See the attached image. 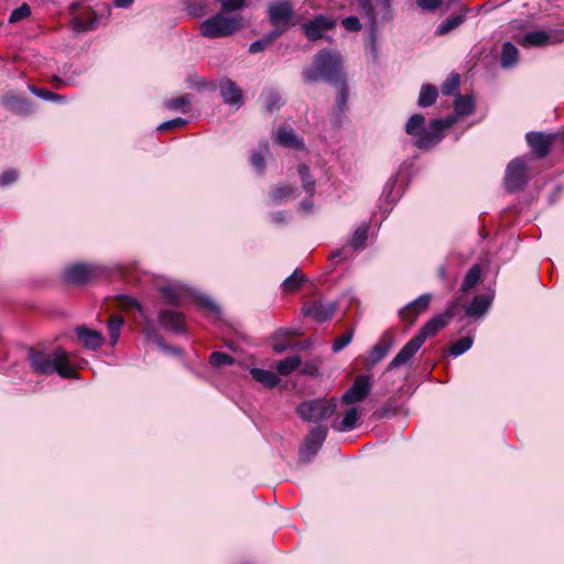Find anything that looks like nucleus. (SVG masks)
Masks as SVG:
<instances>
[{"label": "nucleus", "mask_w": 564, "mask_h": 564, "mask_svg": "<svg viewBox=\"0 0 564 564\" xmlns=\"http://www.w3.org/2000/svg\"><path fill=\"white\" fill-rule=\"evenodd\" d=\"M199 305L206 310H209L216 314L220 313L218 305L209 297L203 296L198 301Z\"/></svg>", "instance_id": "obj_55"}, {"label": "nucleus", "mask_w": 564, "mask_h": 564, "mask_svg": "<svg viewBox=\"0 0 564 564\" xmlns=\"http://www.w3.org/2000/svg\"><path fill=\"white\" fill-rule=\"evenodd\" d=\"M267 12L269 22L274 26L272 31H279V36L289 29L295 15L293 3L290 0L270 1Z\"/></svg>", "instance_id": "obj_7"}, {"label": "nucleus", "mask_w": 564, "mask_h": 564, "mask_svg": "<svg viewBox=\"0 0 564 564\" xmlns=\"http://www.w3.org/2000/svg\"><path fill=\"white\" fill-rule=\"evenodd\" d=\"M437 275L441 280H446V268L445 265H440L437 269Z\"/></svg>", "instance_id": "obj_63"}, {"label": "nucleus", "mask_w": 564, "mask_h": 564, "mask_svg": "<svg viewBox=\"0 0 564 564\" xmlns=\"http://www.w3.org/2000/svg\"><path fill=\"white\" fill-rule=\"evenodd\" d=\"M129 304L133 307H137L139 311L141 310L139 303L133 299L129 300Z\"/></svg>", "instance_id": "obj_64"}, {"label": "nucleus", "mask_w": 564, "mask_h": 564, "mask_svg": "<svg viewBox=\"0 0 564 564\" xmlns=\"http://www.w3.org/2000/svg\"><path fill=\"white\" fill-rule=\"evenodd\" d=\"M6 105L14 112L29 113L32 111V102L26 98L9 96L6 98Z\"/></svg>", "instance_id": "obj_31"}, {"label": "nucleus", "mask_w": 564, "mask_h": 564, "mask_svg": "<svg viewBox=\"0 0 564 564\" xmlns=\"http://www.w3.org/2000/svg\"><path fill=\"white\" fill-rule=\"evenodd\" d=\"M96 24H97V20L96 19H91L89 21H86V20H83L80 18H75L72 21L73 30L75 32H77V33H83V32H87V31L94 30L96 28Z\"/></svg>", "instance_id": "obj_46"}, {"label": "nucleus", "mask_w": 564, "mask_h": 564, "mask_svg": "<svg viewBox=\"0 0 564 564\" xmlns=\"http://www.w3.org/2000/svg\"><path fill=\"white\" fill-rule=\"evenodd\" d=\"M492 300H494V294H491V293H484L481 295L475 296L471 300V302L466 306V310H465L466 316L473 317V318H478V317L484 316L488 312V310L492 303Z\"/></svg>", "instance_id": "obj_19"}, {"label": "nucleus", "mask_w": 564, "mask_h": 564, "mask_svg": "<svg viewBox=\"0 0 564 564\" xmlns=\"http://www.w3.org/2000/svg\"><path fill=\"white\" fill-rule=\"evenodd\" d=\"M250 375L253 380L269 389L276 387L280 382L279 377L270 370L252 368Z\"/></svg>", "instance_id": "obj_26"}, {"label": "nucleus", "mask_w": 564, "mask_h": 564, "mask_svg": "<svg viewBox=\"0 0 564 564\" xmlns=\"http://www.w3.org/2000/svg\"><path fill=\"white\" fill-rule=\"evenodd\" d=\"M367 238H368V226L362 225L355 230V232L350 239V245L355 249L362 248Z\"/></svg>", "instance_id": "obj_44"}, {"label": "nucleus", "mask_w": 564, "mask_h": 564, "mask_svg": "<svg viewBox=\"0 0 564 564\" xmlns=\"http://www.w3.org/2000/svg\"><path fill=\"white\" fill-rule=\"evenodd\" d=\"M102 272V268L93 263H76L64 271V279L73 284H87Z\"/></svg>", "instance_id": "obj_9"}, {"label": "nucleus", "mask_w": 564, "mask_h": 564, "mask_svg": "<svg viewBox=\"0 0 564 564\" xmlns=\"http://www.w3.org/2000/svg\"><path fill=\"white\" fill-rule=\"evenodd\" d=\"M528 144L534 150L538 158H544L549 154L554 138L541 132H529L525 135Z\"/></svg>", "instance_id": "obj_18"}, {"label": "nucleus", "mask_w": 564, "mask_h": 564, "mask_svg": "<svg viewBox=\"0 0 564 564\" xmlns=\"http://www.w3.org/2000/svg\"><path fill=\"white\" fill-rule=\"evenodd\" d=\"M52 82L54 83L56 88H61L62 86L73 85L74 84V79L72 77L62 78V77L56 76V75L52 77Z\"/></svg>", "instance_id": "obj_58"}, {"label": "nucleus", "mask_w": 564, "mask_h": 564, "mask_svg": "<svg viewBox=\"0 0 564 564\" xmlns=\"http://www.w3.org/2000/svg\"><path fill=\"white\" fill-rule=\"evenodd\" d=\"M455 115L444 119H435L425 124L423 115H412L405 123V132L415 138L414 144L421 150L435 147L443 138V132L452 127L458 117L469 116L475 110V104L470 96H457L454 102Z\"/></svg>", "instance_id": "obj_1"}, {"label": "nucleus", "mask_w": 564, "mask_h": 564, "mask_svg": "<svg viewBox=\"0 0 564 564\" xmlns=\"http://www.w3.org/2000/svg\"><path fill=\"white\" fill-rule=\"evenodd\" d=\"M302 364V359L299 356H291L280 360L276 365V371L281 376H288L296 370Z\"/></svg>", "instance_id": "obj_32"}, {"label": "nucleus", "mask_w": 564, "mask_h": 564, "mask_svg": "<svg viewBox=\"0 0 564 564\" xmlns=\"http://www.w3.org/2000/svg\"><path fill=\"white\" fill-rule=\"evenodd\" d=\"M481 270L478 264L473 265L466 273L460 290L467 292L474 288L480 280Z\"/></svg>", "instance_id": "obj_36"}, {"label": "nucleus", "mask_w": 564, "mask_h": 564, "mask_svg": "<svg viewBox=\"0 0 564 564\" xmlns=\"http://www.w3.org/2000/svg\"><path fill=\"white\" fill-rule=\"evenodd\" d=\"M186 123H187V120H185L183 118H175V119L167 120V121H164L161 124H159L158 130L159 131L172 130V129L181 128V127L185 126Z\"/></svg>", "instance_id": "obj_50"}, {"label": "nucleus", "mask_w": 564, "mask_h": 564, "mask_svg": "<svg viewBox=\"0 0 564 564\" xmlns=\"http://www.w3.org/2000/svg\"><path fill=\"white\" fill-rule=\"evenodd\" d=\"M134 0H113V4L117 8H128L133 3Z\"/></svg>", "instance_id": "obj_60"}, {"label": "nucleus", "mask_w": 564, "mask_h": 564, "mask_svg": "<svg viewBox=\"0 0 564 564\" xmlns=\"http://www.w3.org/2000/svg\"><path fill=\"white\" fill-rule=\"evenodd\" d=\"M460 77L458 74H452L442 85L441 93L444 96H451L458 90Z\"/></svg>", "instance_id": "obj_43"}, {"label": "nucleus", "mask_w": 564, "mask_h": 564, "mask_svg": "<svg viewBox=\"0 0 564 564\" xmlns=\"http://www.w3.org/2000/svg\"><path fill=\"white\" fill-rule=\"evenodd\" d=\"M457 305L458 304L456 301H452L451 303H448L446 310L442 314L436 315L432 317L430 321H427L422 326L420 332L413 338H411L395 355V357L390 361V364L387 367V370L390 371L392 369L409 364L415 356V354L419 351V349L423 346L427 337L435 335L440 329H442L449 323V321L455 315Z\"/></svg>", "instance_id": "obj_2"}, {"label": "nucleus", "mask_w": 564, "mask_h": 564, "mask_svg": "<svg viewBox=\"0 0 564 564\" xmlns=\"http://www.w3.org/2000/svg\"><path fill=\"white\" fill-rule=\"evenodd\" d=\"M337 308L335 302H314L305 308L304 314L318 323L329 319Z\"/></svg>", "instance_id": "obj_17"}, {"label": "nucleus", "mask_w": 564, "mask_h": 564, "mask_svg": "<svg viewBox=\"0 0 564 564\" xmlns=\"http://www.w3.org/2000/svg\"><path fill=\"white\" fill-rule=\"evenodd\" d=\"M564 41V32L556 33L554 35L546 33L545 31H531L523 35L520 44L525 47L531 46H544L551 43H560Z\"/></svg>", "instance_id": "obj_15"}, {"label": "nucleus", "mask_w": 564, "mask_h": 564, "mask_svg": "<svg viewBox=\"0 0 564 564\" xmlns=\"http://www.w3.org/2000/svg\"><path fill=\"white\" fill-rule=\"evenodd\" d=\"M272 221L276 224H284L286 221V215L284 212H275L271 215Z\"/></svg>", "instance_id": "obj_59"}, {"label": "nucleus", "mask_w": 564, "mask_h": 564, "mask_svg": "<svg viewBox=\"0 0 564 564\" xmlns=\"http://www.w3.org/2000/svg\"><path fill=\"white\" fill-rule=\"evenodd\" d=\"M296 197V189L290 185H280L270 193V200L273 205H280L288 199Z\"/></svg>", "instance_id": "obj_28"}, {"label": "nucleus", "mask_w": 564, "mask_h": 564, "mask_svg": "<svg viewBox=\"0 0 564 564\" xmlns=\"http://www.w3.org/2000/svg\"><path fill=\"white\" fill-rule=\"evenodd\" d=\"M124 319L120 315H112L108 321V330L111 345H116L120 337L121 327Z\"/></svg>", "instance_id": "obj_35"}, {"label": "nucleus", "mask_w": 564, "mask_h": 564, "mask_svg": "<svg viewBox=\"0 0 564 564\" xmlns=\"http://www.w3.org/2000/svg\"><path fill=\"white\" fill-rule=\"evenodd\" d=\"M159 322L164 327L174 333L185 332L184 315L171 310L162 311L159 315Z\"/></svg>", "instance_id": "obj_20"}, {"label": "nucleus", "mask_w": 564, "mask_h": 564, "mask_svg": "<svg viewBox=\"0 0 564 564\" xmlns=\"http://www.w3.org/2000/svg\"><path fill=\"white\" fill-rule=\"evenodd\" d=\"M264 107L268 111L273 112L282 106L283 101L276 91L269 90L263 94Z\"/></svg>", "instance_id": "obj_42"}, {"label": "nucleus", "mask_w": 564, "mask_h": 564, "mask_svg": "<svg viewBox=\"0 0 564 564\" xmlns=\"http://www.w3.org/2000/svg\"><path fill=\"white\" fill-rule=\"evenodd\" d=\"M243 24L245 19L241 14L216 13L200 23L199 33L207 39L227 37L240 31Z\"/></svg>", "instance_id": "obj_5"}, {"label": "nucleus", "mask_w": 564, "mask_h": 564, "mask_svg": "<svg viewBox=\"0 0 564 564\" xmlns=\"http://www.w3.org/2000/svg\"><path fill=\"white\" fill-rule=\"evenodd\" d=\"M336 90V107H337V115H334V121L337 126L340 124V116H343L348 110V86L346 78L341 79L337 83V85H333Z\"/></svg>", "instance_id": "obj_23"}, {"label": "nucleus", "mask_w": 564, "mask_h": 564, "mask_svg": "<svg viewBox=\"0 0 564 564\" xmlns=\"http://www.w3.org/2000/svg\"><path fill=\"white\" fill-rule=\"evenodd\" d=\"M359 417H360V412H359L358 408L352 406L345 412L344 417L340 422L333 423V427L340 432L351 431L352 429H355L357 426V422H358Z\"/></svg>", "instance_id": "obj_25"}, {"label": "nucleus", "mask_w": 564, "mask_h": 564, "mask_svg": "<svg viewBox=\"0 0 564 564\" xmlns=\"http://www.w3.org/2000/svg\"><path fill=\"white\" fill-rule=\"evenodd\" d=\"M335 25V19L319 14L304 23L302 28L308 40L316 41L323 36L324 31L332 30Z\"/></svg>", "instance_id": "obj_13"}, {"label": "nucleus", "mask_w": 564, "mask_h": 564, "mask_svg": "<svg viewBox=\"0 0 564 564\" xmlns=\"http://www.w3.org/2000/svg\"><path fill=\"white\" fill-rule=\"evenodd\" d=\"M219 93L225 104L236 108L241 107L242 91L231 79L225 78L219 82Z\"/></svg>", "instance_id": "obj_16"}, {"label": "nucleus", "mask_w": 564, "mask_h": 564, "mask_svg": "<svg viewBox=\"0 0 564 564\" xmlns=\"http://www.w3.org/2000/svg\"><path fill=\"white\" fill-rule=\"evenodd\" d=\"M358 9L365 15L371 28V46L376 51L377 17L379 13H388L391 7V0H357Z\"/></svg>", "instance_id": "obj_8"}, {"label": "nucleus", "mask_w": 564, "mask_h": 564, "mask_svg": "<svg viewBox=\"0 0 564 564\" xmlns=\"http://www.w3.org/2000/svg\"><path fill=\"white\" fill-rule=\"evenodd\" d=\"M288 348H289V346H288L286 344H283V343H278V344H274V345H273V350H274L276 354H282V352H284Z\"/></svg>", "instance_id": "obj_61"}, {"label": "nucleus", "mask_w": 564, "mask_h": 564, "mask_svg": "<svg viewBox=\"0 0 564 564\" xmlns=\"http://www.w3.org/2000/svg\"><path fill=\"white\" fill-rule=\"evenodd\" d=\"M293 346L299 349H307L311 346V341L310 340L297 341Z\"/></svg>", "instance_id": "obj_62"}, {"label": "nucleus", "mask_w": 564, "mask_h": 564, "mask_svg": "<svg viewBox=\"0 0 564 564\" xmlns=\"http://www.w3.org/2000/svg\"><path fill=\"white\" fill-rule=\"evenodd\" d=\"M269 151V145L267 142L261 143L259 147V151L252 153L250 161L252 166L257 170L258 173H262L265 169L264 154Z\"/></svg>", "instance_id": "obj_38"}, {"label": "nucleus", "mask_w": 564, "mask_h": 564, "mask_svg": "<svg viewBox=\"0 0 564 564\" xmlns=\"http://www.w3.org/2000/svg\"><path fill=\"white\" fill-rule=\"evenodd\" d=\"M352 337H354L352 330H348L345 334L340 335L338 338L335 339V341L333 344V351L339 352L340 350H343L347 345L350 344V341L352 340Z\"/></svg>", "instance_id": "obj_49"}, {"label": "nucleus", "mask_w": 564, "mask_h": 564, "mask_svg": "<svg viewBox=\"0 0 564 564\" xmlns=\"http://www.w3.org/2000/svg\"><path fill=\"white\" fill-rule=\"evenodd\" d=\"M519 51L518 48L510 42H506L502 45L501 53V66L503 68H510L514 66L518 62Z\"/></svg>", "instance_id": "obj_29"}, {"label": "nucleus", "mask_w": 564, "mask_h": 564, "mask_svg": "<svg viewBox=\"0 0 564 564\" xmlns=\"http://www.w3.org/2000/svg\"><path fill=\"white\" fill-rule=\"evenodd\" d=\"M468 12L469 9L464 7L460 9L459 13L454 14L441 22L435 30V35L443 36L459 28L465 22L466 14Z\"/></svg>", "instance_id": "obj_22"}, {"label": "nucleus", "mask_w": 564, "mask_h": 564, "mask_svg": "<svg viewBox=\"0 0 564 564\" xmlns=\"http://www.w3.org/2000/svg\"><path fill=\"white\" fill-rule=\"evenodd\" d=\"M162 294L169 300L170 303H175L177 301L176 291L172 286L162 288Z\"/></svg>", "instance_id": "obj_57"}, {"label": "nucleus", "mask_w": 564, "mask_h": 564, "mask_svg": "<svg viewBox=\"0 0 564 564\" xmlns=\"http://www.w3.org/2000/svg\"><path fill=\"white\" fill-rule=\"evenodd\" d=\"M30 91L36 97L52 102H64L66 100L65 96L58 95L56 93L50 91L46 88H37L35 86H29Z\"/></svg>", "instance_id": "obj_37"}, {"label": "nucleus", "mask_w": 564, "mask_h": 564, "mask_svg": "<svg viewBox=\"0 0 564 564\" xmlns=\"http://www.w3.org/2000/svg\"><path fill=\"white\" fill-rule=\"evenodd\" d=\"M276 141L279 144L286 147V148H292V149H302L303 148L302 140L297 138V135L295 134V132L292 129L280 128L278 130Z\"/></svg>", "instance_id": "obj_27"}, {"label": "nucleus", "mask_w": 564, "mask_h": 564, "mask_svg": "<svg viewBox=\"0 0 564 564\" xmlns=\"http://www.w3.org/2000/svg\"><path fill=\"white\" fill-rule=\"evenodd\" d=\"M154 340H155V343L158 344V346H159L162 350H164V351H171V352H173V354H175V355H181V354H182V349H181V348H178V347H173V348L169 347V346L163 341V339H162L161 337H159L158 335H154Z\"/></svg>", "instance_id": "obj_56"}, {"label": "nucleus", "mask_w": 564, "mask_h": 564, "mask_svg": "<svg viewBox=\"0 0 564 564\" xmlns=\"http://www.w3.org/2000/svg\"><path fill=\"white\" fill-rule=\"evenodd\" d=\"M371 381L370 376H358L351 387L343 394L341 401L346 404H354L365 400L370 393Z\"/></svg>", "instance_id": "obj_12"}, {"label": "nucleus", "mask_w": 564, "mask_h": 564, "mask_svg": "<svg viewBox=\"0 0 564 564\" xmlns=\"http://www.w3.org/2000/svg\"><path fill=\"white\" fill-rule=\"evenodd\" d=\"M303 78L307 84L323 80L330 85H337L338 82L346 78L340 54L336 51H319L315 55L312 66L304 69Z\"/></svg>", "instance_id": "obj_3"}, {"label": "nucleus", "mask_w": 564, "mask_h": 564, "mask_svg": "<svg viewBox=\"0 0 564 564\" xmlns=\"http://www.w3.org/2000/svg\"><path fill=\"white\" fill-rule=\"evenodd\" d=\"M29 360L33 370L39 375L48 376L56 372L62 378L75 377V370L70 366L68 354L62 348H56L51 354L31 348Z\"/></svg>", "instance_id": "obj_4"}, {"label": "nucleus", "mask_w": 564, "mask_h": 564, "mask_svg": "<svg viewBox=\"0 0 564 564\" xmlns=\"http://www.w3.org/2000/svg\"><path fill=\"white\" fill-rule=\"evenodd\" d=\"M341 24L349 32H357L361 29V23L355 15L343 19Z\"/></svg>", "instance_id": "obj_51"}, {"label": "nucleus", "mask_w": 564, "mask_h": 564, "mask_svg": "<svg viewBox=\"0 0 564 564\" xmlns=\"http://www.w3.org/2000/svg\"><path fill=\"white\" fill-rule=\"evenodd\" d=\"M17 177H18V174L14 170L4 171L0 175V186H8V185L12 184L13 182H15Z\"/></svg>", "instance_id": "obj_53"}, {"label": "nucleus", "mask_w": 564, "mask_h": 564, "mask_svg": "<svg viewBox=\"0 0 564 564\" xmlns=\"http://www.w3.org/2000/svg\"><path fill=\"white\" fill-rule=\"evenodd\" d=\"M437 98V89L430 85H423L419 95L417 104L420 107H430L432 106Z\"/></svg>", "instance_id": "obj_33"}, {"label": "nucleus", "mask_w": 564, "mask_h": 564, "mask_svg": "<svg viewBox=\"0 0 564 564\" xmlns=\"http://www.w3.org/2000/svg\"><path fill=\"white\" fill-rule=\"evenodd\" d=\"M415 3L422 10L435 11L442 6L443 0H415Z\"/></svg>", "instance_id": "obj_52"}, {"label": "nucleus", "mask_w": 564, "mask_h": 564, "mask_svg": "<svg viewBox=\"0 0 564 564\" xmlns=\"http://www.w3.org/2000/svg\"><path fill=\"white\" fill-rule=\"evenodd\" d=\"M527 164L523 158L512 160L507 169L505 186L508 192L516 193L523 189L527 184Z\"/></svg>", "instance_id": "obj_10"}, {"label": "nucleus", "mask_w": 564, "mask_h": 564, "mask_svg": "<svg viewBox=\"0 0 564 564\" xmlns=\"http://www.w3.org/2000/svg\"><path fill=\"white\" fill-rule=\"evenodd\" d=\"M220 3L221 12L229 13L240 10L247 6V0H216Z\"/></svg>", "instance_id": "obj_47"}, {"label": "nucleus", "mask_w": 564, "mask_h": 564, "mask_svg": "<svg viewBox=\"0 0 564 564\" xmlns=\"http://www.w3.org/2000/svg\"><path fill=\"white\" fill-rule=\"evenodd\" d=\"M75 332L83 346L87 349L96 350L102 345V335L97 330L89 329L86 326H78Z\"/></svg>", "instance_id": "obj_21"}, {"label": "nucleus", "mask_w": 564, "mask_h": 564, "mask_svg": "<svg viewBox=\"0 0 564 564\" xmlns=\"http://www.w3.org/2000/svg\"><path fill=\"white\" fill-rule=\"evenodd\" d=\"M210 364L214 367L220 368L224 366H231L234 364V358L228 354L215 351L210 355Z\"/></svg>", "instance_id": "obj_45"}, {"label": "nucleus", "mask_w": 564, "mask_h": 564, "mask_svg": "<svg viewBox=\"0 0 564 564\" xmlns=\"http://www.w3.org/2000/svg\"><path fill=\"white\" fill-rule=\"evenodd\" d=\"M392 339L384 336L382 337L370 350L368 362L370 365H377L381 361L390 351L392 347Z\"/></svg>", "instance_id": "obj_24"}, {"label": "nucleus", "mask_w": 564, "mask_h": 564, "mask_svg": "<svg viewBox=\"0 0 564 564\" xmlns=\"http://www.w3.org/2000/svg\"><path fill=\"white\" fill-rule=\"evenodd\" d=\"M192 100V96L189 94H185L181 97L172 98L165 102L166 108L171 110H181L182 112H187L186 107L189 106Z\"/></svg>", "instance_id": "obj_39"}, {"label": "nucleus", "mask_w": 564, "mask_h": 564, "mask_svg": "<svg viewBox=\"0 0 564 564\" xmlns=\"http://www.w3.org/2000/svg\"><path fill=\"white\" fill-rule=\"evenodd\" d=\"M278 37H280L279 31H271L262 39L252 42L249 46V52L251 54L260 53L271 45Z\"/></svg>", "instance_id": "obj_34"}, {"label": "nucleus", "mask_w": 564, "mask_h": 564, "mask_svg": "<svg viewBox=\"0 0 564 564\" xmlns=\"http://www.w3.org/2000/svg\"><path fill=\"white\" fill-rule=\"evenodd\" d=\"M303 281L304 276L297 270H295L292 275L282 282V289L285 292H294L300 289Z\"/></svg>", "instance_id": "obj_40"}, {"label": "nucleus", "mask_w": 564, "mask_h": 564, "mask_svg": "<svg viewBox=\"0 0 564 564\" xmlns=\"http://www.w3.org/2000/svg\"><path fill=\"white\" fill-rule=\"evenodd\" d=\"M313 196H310L307 195V197L305 199H303L300 204H299V207H297V210L300 213H303L305 215H308L312 213L313 210V207H314V203H313Z\"/></svg>", "instance_id": "obj_54"}, {"label": "nucleus", "mask_w": 564, "mask_h": 564, "mask_svg": "<svg viewBox=\"0 0 564 564\" xmlns=\"http://www.w3.org/2000/svg\"><path fill=\"white\" fill-rule=\"evenodd\" d=\"M327 433V427L323 425L315 426L310 431L301 448V456L304 460H310L316 455L326 440Z\"/></svg>", "instance_id": "obj_11"}, {"label": "nucleus", "mask_w": 564, "mask_h": 564, "mask_svg": "<svg viewBox=\"0 0 564 564\" xmlns=\"http://www.w3.org/2000/svg\"><path fill=\"white\" fill-rule=\"evenodd\" d=\"M431 300L432 295L430 293L420 295L417 299L410 302L408 305L400 310L399 315L401 319L408 322L409 324H413L417 316L427 310Z\"/></svg>", "instance_id": "obj_14"}, {"label": "nucleus", "mask_w": 564, "mask_h": 564, "mask_svg": "<svg viewBox=\"0 0 564 564\" xmlns=\"http://www.w3.org/2000/svg\"><path fill=\"white\" fill-rule=\"evenodd\" d=\"M473 341L474 340H473L471 336H465V337L458 339L451 346V348H449L451 355L455 356V357L463 355L464 352H466L467 350L470 349Z\"/></svg>", "instance_id": "obj_41"}, {"label": "nucleus", "mask_w": 564, "mask_h": 564, "mask_svg": "<svg viewBox=\"0 0 564 564\" xmlns=\"http://www.w3.org/2000/svg\"><path fill=\"white\" fill-rule=\"evenodd\" d=\"M30 14H31V9H30L29 4L23 3L19 8H15L11 12V14L9 17V22L15 23L20 20L28 18Z\"/></svg>", "instance_id": "obj_48"}, {"label": "nucleus", "mask_w": 564, "mask_h": 564, "mask_svg": "<svg viewBox=\"0 0 564 564\" xmlns=\"http://www.w3.org/2000/svg\"><path fill=\"white\" fill-rule=\"evenodd\" d=\"M299 175L302 183V188L306 193V195L314 196L315 194V180L313 178L310 167L305 164H301L299 166Z\"/></svg>", "instance_id": "obj_30"}, {"label": "nucleus", "mask_w": 564, "mask_h": 564, "mask_svg": "<svg viewBox=\"0 0 564 564\" xmlns=\"http://www.w3.org/2000/svg\"><path fill=\"white\" fill-rule=\"evenodd\" d=\"M337 409V400L316 399L304 401L296 408L299 416L306 422H321L334 414Z\"/></svg>", "instance_id": "obj_6"}]
</instances>
